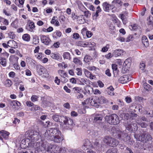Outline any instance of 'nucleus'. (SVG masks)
Wrapping results in <instances>:
<instances>
[{
	"label": "nucleus",
	"instance_id": "obj_1",
	"mask_svg": "<svg viewBox=\"0 0 153 153\" xmlns=\"http://www.w3.org/2000/svg\"><path fill=\"white\" fill-rule=\"evenodd\" d=\"M44 135L47 139L55 142L60 143L64 140L61 132L57 128H51L47 129Z\"/></svg>",
	"mask_w": 153,
	"mask_h": 153
},
{
	"label": "nucleus",
	"instance_id": "obj_2",
	"mask_svg": "<svg viewBox=\"0 0 153 153\" xmlns=\"http://www.w3.org/2000/svg\"><path fill=\"white\" fill-rule=\"evenodd\" d=\"M134 137L137 140L145 143L149 140H151L152 139V137L150 134L146 131H143V133L139 134H135Z\"/></svg>",
	"mask_w": 153,
	"mask_h": 153
},
{
	"label": "nucleus",
	"instance_id": "obj_3",
	"mask_svg": "<svg viewBox=\"0 0 153 153\" xmlns=\"http://www.w3.org/2000/svg\"><path fill=\"white\" fill-rule=\"evenodd\" d=\"M105 120L110 124L116 125L119 124L120 120L118 116L116 114H112L107 116L105 117Z\"/></svg>",
	"mask_w": 153,
	"mask_h": 153
},
{
	"label": "nucleus",
	"instance_id": "obj_4",
	"mask_svg": "<svg viewBox=\"0 0 153 153\" xmlns=\"http://www.w3.org/2000/svg\"><path fill=\"white\" fill-rule=\"evenodd\" d=\"M25 136L28 139L31 140L32 141H37L40 137L38 132L32 131H28L26 132Z\"/></svg>",
	"mask_w": 153,
	"mask_h": 153
},
{
	"label": "nucleus",
	"instance_id": "obj_5",
	"mask_svg": "<svg viewBox=\"0 0 153 153\" xmlns=\"http://www.w3.org/2000/svg\"><path fill=\"white\" fill-rule=\"evenodd\" d=\"M103 141L107 145L112 147L115 146L118 144V141L108 136H105L104 138Z\"/></svg>",
	"mask_w": 153,
	"mask_h": 153
},
{
	"label": "nucleus",
	"instance_id": "obj_6",
	"mask_svg": "<svg viewBox=\"0 0 153 153\" xmlns=\"http://www.w3.org/2000/svg\"><path fill=\"white\" fill-rule=\"evenodd\" d=\"M71 17L73 20H76L77 23L79 24H83L86 22L85 18L83 15H76L74 13H72Z\"/></svg>",
	"mask_w": 153,
	"mask_h": 153
},
{
	"label": "nucleus",
	"instance_id": "obj_7",
	"mask_svg": "<svg viewBox=\"0 0 153 153\" xmlns=\"http://www.w3.org/2000/svg\"><path fill=\"white\" fill-rule=\"evenodd\" d=\"M60 124L64 128L68 127L73 125V120L70 118L64 116Z\"/></svg>",
	"mask_w": 153,
	"mask_h": 153
},
{
	"label": "nucleus",
	"instance_id": "obj_8",
	"mask_svg": "<svg viewBox=\"0 0 153 153\" xmlns=\"http://www.w3.org/2000/svg\"><path fill=\"white\" fill-rule=\"evenodd\" d=\"M126 129L130 131H137L138 126L136 123L132 122L131 123L127 122V123L125 125Z\"/></svg>",
	"mask_w": 153,
	"mask_h": 153
},
{
	"label": "nucleus",
	"instance_id": "obj_9",
	"mask_svg": "<svg viewBox=\"0 0 153 153\" xmlns=\"http://www.w3.org/2000/svg\"><path fill=\"white\" fill-rule=\"evenodd\" d=\"M118 138L121 140L126 142L130 139V137L128 136L125 132L118 131Z\"/></svg>",
	"mask_w": 153,
	"mask_h": 153
},
{
	"label": "nucleus",
	"instance_id": "obj_10",
	"mask_svg": "<svg viewBox=\"0 0 153 153\" xmlns=\"http://www.w3.org/2000/svg\"><path fill=\"white\" fill-rule=\"evenodd\" d=\"M95 101V103L97 104L96 107L98 108L99 107L100 104H102L106 103L107 102V99L104 97L101 96L99 97H94Z\"/></svg>",
	"mask_w": 153,
	"mask_h": 153
},
{
	"label": "nucleus",
	"instance_id": "obj_11",
	"mask_svg": "<svg viewBox=\"0 0 153 153\" xmlns=\"http://www.w3.org/2000/svg\"><path fill=\"white\" fill-rule=\"evenodd\" d=\"M95 99L94 98H89L87 99L83 102H82V103L83 105H91L92 106L96 107V103H95Z\"/></svg>",
	"mask_w": 153,
	"mask_h": 153
},
{
	"label": "nucleus",
	"instance_id": "obj_12",
	"mask_svg": "<svg viewBox=\"0 0 153 153\" xmlns=\"http://www.w3.org/2000/svg\"><path fill=\"white\" fill-rule=\"evenodd\" d=\"M90 82L87 79L84 78L77 79V83L81 85H88V83Z\"/></svg>",
	"mask_w": 153,
	"mask_h": 153
},
{
	"label": "nucleus",
	"instance_id": "obj_13",
	"mask_svg": "<svg viewBox=\"0 0 153 153\" xmlns=\"http://www.w3.org/2000/svg\"><path fill=\"white\" fill-rule=\"evenodd\" d=\"M40 39L42 42L46 45H48L51 41L50 39L45 35H41L40 36Z\"/></svg>",
	"mask_w": 153,
	"mask_h": 153
},
{
	"label": "nucleus",
	"instance_id": "obj_14",
	"mask_svg": "<svg viewBox=\"0 0 153 153\" xmlns=\"http://www.w3.org/2000/svg\"><path fill=\"white\" fill-rule=\"evenodd\" d=\"M131 80V79L128 78V75H125L119 78L118 80L119 82L123 84L129 82Z\"/></svg>",
	"mask_w": 153,
	"mask_h": 153
},
{
	"label": "nucleus",
	"instance_id": "obj_15",
	"mask_svg": "<svg viewBox=\"0 0 153 153\" xmlns=\"http://www.w3.org/2000/svg\"><path fill=\"white\" fill-rule=\"evenodd\" d=\"M63 116L59 115L58 114H55L52 116V118L55 122L61 123L62 120Z\"/></svg>",
	"mask_w": 153,
	"mask_h": 153
},
{
	"label": "nucleus",
	"instance_id": "obj_16",
	"mask_svg": "<svg viewBox=\"0 0 153 153\" xmlns=\"http://www.w3.org/2000/svg\"><path fill=\"white\" fill-rule=\"evenodd\" d=\"M28 146L32 148V149H34L36 150H37L40 149V143L38 142L30 143H28Z\"/></svg>",
	"mask_w": 153,
	"mask_h": 153
},
{
	"label": "nucleus",
	"instance_id": "obj_17",
	"mask_svg": "<svg viewBox=\"0 0 153 153\" xmlns=\"http://www.w3.org/2000/svg\"><path fill=\"white\" fill-rule=\"evenodd\" d=\"M103 10L104 11L109 12V10L113 9V7L106 2H104L102 4Z\"/></svg>",
	"mask_w": 153,
	"mask_h": 153
},
{
	"label": "nucleus",
	"instance_id": "obj_18",
	"mask_svg": "<svg viewBox=\"0 0 153 153\" xmlns=\"http://www.w3.org/2000/svg\"><path fill=\"white\" fill-rule=\"evenodd\" d=\"M92 147V145L90 141L88 140H87L85 141V142L84 144L82 146V149L84 150H86L88 149H90Z\"/></svg>",
	"mask_w": 153,
	"mask_h": 153
},
{
	"label": "nucleus",
	"instance_id": "obj_19",
	"mask_svg": "<svg viewBox=\"0 0 153 153\" xmlns=\"http://www.w3.org/2000/svg\"><path fill=\"white\" fill-rule=\"evenodd\" d=\"M96 9V12H94L92 13L93 19L94 20H97V17L99 16V13L102 11V10L99 6H98Z\"/></svg>",
	"mask_w": 153,
	"mask_h": 153
},
{
	"label": "nucleus",
	"instance_id": "obj_20",
	"mask_svg": "<svg viewBox=\"0 0 153 153\" xmlns=\"http://www.w3.org/2000/svg\"><path fill=\"white\" fill-rule=\"evenodd\" d=\"M35 27L34 23L33 22H29L28 25H27L26 27V29L30 32H32L33 31Z\"/></svg>",
	"mask_w": 153,
	"mask_h": 153
},
{
	"label": "nucleus",
	"instance_id": "obj_21",
	"mask_svg": "<svg viewBox=\"0 0 153 153\" xmlns=\"http://www.w3.org/2000/svg\"><path fill=\"white\" fill-rule=\"evenodd\" d=\"M51 57L53 59L59 60L62 59V57L59 53H52L51 54Z\"/></svg>",
	"mask_w": 153,
	"mask_h": 153
},
{
	"label": "nucleus",
	"instance_id": "obj_22",
	"mask_svg": "<svg viewBox=\"0 0 153 153\" xmlns=\"http://www.w3.org/2000/svg\"><path fill=\"white\" fill-rule=\"evenodd\" d=\"M123 50L120 49H116L114 51L113 53L115 56L117 57L123 55Z\"/></svg>",
	"mask_w": 153,
	"mask_h": 153
},
{
	"label": "nucleus",
	"instance_id": "obj_23",
	"mask_svg": "<svg viewBox=\"0 0 153 153\" xmlns=\"http://www.w3.org/2000/svg\"><path fill=\"white\" fill-rule=\"evenodd\" d=\"M0 133L1 136L5 140H7L8 139L9 135L10 133L4 130H1Z\"/></svg>",
	"mask_w": 153,
	"mask_h": 153
},
{
	"label": "nucleus",
	"instance_id": "obj_24",
	"mask_svg": "<svg viewBox=\"0 0 153 153\" xmlns=\"http://www.w3.org/2000/svg\"><path fill=\"white\" fill-rule=\"evenodd\" d=\"M136 122L138 125H140L141 127L143 128H146L148 125V122H141V121H139V120H137Z\"/></svg>",
	"mask_w": 153,
	"mask_h": 153
},
{
	"label": "nucleus",
	"instance_id": "obj_25",
	"mask_svg": "<svg viewBox=\"0 0 153 153\" xmlns=\"http://www.w3.org/2000/svg\"><path fill=\"white\" fill-rule=\"evenodd\" d=\"M51 23L53 24H54L55 26H58L59 25V22L57 20V17L56 16H54L52 18Z\"/></svg>",
	"mask_w": 153,
	"mask_h": 153
},
{
	"label": "nucleus",
	"instance_id": "obj_26",
	"mask_svg": "<svg viewBox=\"0 0 153 153\" xmlns=\"http://www.w3.org/2000/svg\"><path fill=\"white\" fill-rule=\"evenodd\" d=\"M128 111L129 112L128 113H127L125 114H124L125 118L127 120H128L130 116H136L137 115L136 114H134L133 111H130L129 109Z\"/></svg>",
	"mask_w": 153,
	"mask_h": 153
},
{
	"label": "nucleus",
	"instance_id": "obj_27",
	"mask_svg": "<svg viewBox=\"0 0 153 153\" xmlns=\"http://www.w3.org/2000/svg\"><path fill=\"white\" fill-rule=\"evenodd\" d=\"M142 42L144 45L147 47L149 45V42L147 37L145 36H143L142 39Z\"/></svg>",
	"mask_w": 153,
	"mask_h": 153
},
{
	"label": "nucleus",
	"instance_id": "obj_28",
	"mask_svg": "<svg viewBox=\"0 0 153 153\" xmlns=\"http://www.w3.org/2000/svg\"><path fill=\"white\" fill-rule=\"evenodd\" d=\"M62 56L64 59H66L70 60L71 59V54L68 52H64Z\"/></svg>",
	"mask_w": 153,
	"mask_h": 153
},
{
	"label": "nucleus",
	"instance_id": "obj_29",
	"mask_svg": "<svg viewBox=\"0 0 153 153\" xmlns=\"http://www.w3.org/2000/svg\"><path fill=\"white\" fill-rule=\"evenodd\" d=\"M102 116L100 114H96L95 115L94 118V122H96L97 121L102 120Z\"/></svg>",
	"mask_w": 153,
	"mask_h": 153
},
{
	"label": "nucleus",
	"instance_id": "obj_30",
	"mask_svg": "<svg viewBox=\"0 0 153 153\" xmlns=\"http://www.w3.org/2000/svg\"><path fill=\"white\" fill-rule=\"evenodd\" d=\"M54 145L48 144L46 145L45 147V149L47 152H52V150L53 149Z\"/></svg>",
	"mask_w": 153,
	"mask_h": 153
},
{
	"label": "nucleus",
	"instance_id": "obj_31",
	"mask_svg": "<svg viewBox=\"0 0 153 153\" xmlns=\"http://www.w3.org/2000/svg\"><path fill=\"white\" fill-rule=\"evenodd\" d=\"M62 36V33L59 30H56L53 33V38H57V37H60Z\"/></svg>",
	"mask_w": 153,
	"mask_h": 153
},
{
	"label": "nucleus",
	"instance_id": "obj_32",
	"mask_svg": "<svg viewBox=\"0 0 153 153\" xmlns=\"http://www.w3.org/2000/svg\"><path fill=\"white\" fill-rule=\"evenodd\" d=\"M22 39L24 41L28 42L30 40V36L29 34L25 33L22 35Z\"/></svg>",
	"mask_w": 153,
	"mask_h": 153
},
{
	"label": "nucleus",
	"instance_id": "obj_33",
	"mask_svg": "<svg viewBox=\"0 0 153 153\" xmlns=\"http://www.w3.org/2000/svg\"><path fill=\"white\" fill-rule=\"evenodd\" d=\"M143 86L144 89L147 91H150L152 89V87L146 83L143 84Z\"/></svg>",
	"mask_w": 153,
	"mask_h": 153
},
{
	"label": "nucleus",
	"instance_id": "obj_34",
	"mask_svg": "<svg viewBox=\"0 0 153 153\" xmlns=\"http://www.w3.org/2000/svg\"><path fill=\"white\" fill-rule=\"evenodd\" d=\"M0 22L6 25H7L9 24L8 21L1 16H0Z\"/></svg>",
	"mask_w": 153,
	"mask_h": 153
},
{
	"label": "nucleus",
	"instance_id": "obj_35",
	"mask_svg": "<svg viewBox=\"0 0 153 153\" xmlns=\"http://www.w3.org/2000/svg\"><path fill=\"white\" fill-rule=\"evenodd\" d=\"M58 73L61 76V77L62 76H65V77H67L68 75L64 71L59 70L58 71Z\"/></svg>",
	"mask_w": 153,
	"mask_h": 153
},
{
	"label": "nucleus",
	"instance_id": "obj_36",
	"mask_svg": "<svg viewBox=\"0 0 153 153\" xmlns=\"http://www.w3.org/2000/svg\"><path fill=\"white\" fill-rule=\"evenodd\" d=\"M53 149H56V150L54 151V153H62L61 150L62 148H60L58 146H56V145H54Z\"/></svg>",
	"mask_w": 153,
	"mask_h": 153
},
{
	"label": "nucleus",
	"instance_id": "obj_37",
	"mask_svg": "<svg viewBox=\"0 0 153 153\" xmlns=\"http://www.w3.org/2000/svg\"><path fill=\"white\" fill-rule=\"evenodd\" d=\"M26 61L28 63L30 64H35L36 61L30 57H27L26 58Z\"/></svg>",
	"mask_w": 153,
	"mask_h": 153
},
{
	"label": "nucleus",
	"instance_id": "obj_38",
	"mask_svg": "<svg viewBox=\"0 0 153 153\" xmlns=\"http://www.w3.org/2000/svg\"><path fill=\"white\" fill-rule=\"evenodd\" d=\"M39 39L36 36H34L33 39L32 43L33 44L36 45L39 42Z\"/></svg>",
	"mask_w": 153,
	"mask_h": 153
},
{
	"label": "nucleus",
	"instance_id": "obj_39",
	"mask_svg": "<svg viewBox=\"0 0 153 153\" xmlns=\"http://www.w3.org/2000/svg\"><path fill=\"white\" fill-rule=\"evenodd\" d=\"M58 66L60 68H67L68 66V65L66 64L63 62L62 63H59L58 64Z\"/></svg>",
	"mask_w": 153,
	"mask_h": 153
},
{
	"label": "nucleus",
	"instance_id": "obj_40",
	"mask_svg": "<svg viewBox=\"0 0 153 153\" xmlns=\"http://www.w3.org/2000/svg\"><path fill=\"white\" fill-rule=\"evenodd\" d=\"M39 66L40 68L39 70H38L37 71L40 75H42L46 69L41 65H40Z\"/></svg>",
	"mask_w": 153,
	"mask_h": 153
},
{
	"label": "nucleus",
	"instance_id": "obj_41",
	"mask_svg": "<svg viewBox=\"0 0 153 153\" xmlns=\"http://www.w3.org/2000/svg\"><path fill=\"white\" fill-rule=\"evenodd\" d=\"M0 63L4 67L6 66V62L4 58H2L0 59Z\"/></svg>",
	"mask_w": 153,
	"mask_h": 153
},
{
	"label": "nucleus",
	"instance_id": "obj_42",
	"mask_svg": "<svg viewBox=\"0 0 153 153\" xmlns=\"http://www.w3.org/2000/svg\"><path fill=\"white\" fill-rule=\"evenodd\" d=\"M18 103H19V104H20V102L18 101H16L15 100H12L10 101V105L12 107L13 106H16V105H19L18 104Z\"/></svg>",
	"mask_w": 153,
	"mask_h": 153
},
{
	"label": "nucleus",
	"instance_id": "obj_43",
	"mask_svg": "<svg viewBox=\"0 0 153 153\" xmlns=\"http://www.w3.org/2000/svg\"><path fill=\"white\" fill-rule=\"evenodd\" d=\"M92 59V58L89 55L86 56L84 59V61L86 62H90Z\"/></svg>",
	"mask_w": 153,
	"mask_h": 153
},
{
	"label": "nucleus",
	"instance_id": "obj_44",
	"mask_svg": "<svg viewBox=\"0 0 153 153\" xmlns=\"http://www.w3.org/2000/svg\"><path fill=\"white\" fill-rule=\"evenodd\" d=\"M120 17L121 18V19L123 21V23L124 24H126V22L125 21V19L126 18V16L123 14H120Z\"/></svg>",
	"mask_w": 153,
	"mask_h": 153
},
{
	"label": "nucleus",
	"instance_id": "obj_45",
	"mask_svg": "<svg viewBox=\"0 0 153 153\" xmlns=\"http://www.w3.org/2000/svg\"><path fill=\"white\" fill-rule=\"evenodd\" d=\"M109 48V45L108 44H107L105 47H104L102 48L101 51L103 52H106L108 50V49Z\"/></svg>",
	"mask_w": 153,
	"mask_h": 153
},
{
	"label": "nucleus",
	"instance_id": "obj_46",
	"mask_svg": "<svg viewBox=\"0 0 153 153\" xmlns=\"http://www.w3.org/2000/svg\"><path fill=\"white\" fill-rule=\"evenodd\" d=\"M12 85V82L9 79L7 80L5 82V85L6 86L9 87Z\"/></svg>",
	"mask_w": 153,
	"mask_h": 153
},
{
	"label": "nucleus",
	"instance_id": "obj_47",
	"mask_svg": "<svg viewBox=\"0 0 153 153\" xmlns=\"http://www.w3.org/2000/svg\"><path fill=\"white\" fill-rule=\"evenodd\" d=\"M35 57L38 59H41L43 57V55L41 53H37L35 55Z\"/></svg>",
	"mask_w": 153,
	"mask_h": 153
},
{
	"label": "nucleus",
	"instance_id": "obj_48",
	"mask_svg": "<svg viewBox=\"0 0 153 153\" xmlns=\"http://www.w3.org/2000/svg\"><path fill=\"white\" fill-rule=\"evenodd\" d=\"M73 89L74 90V93L76 94L78 93H80L81 91V89L79 87H74Z\"/></svg>",
	"mask_w": 153,
	"mask_h": 153
},
{
	"label": "nucleus",
	"instance_id": "obj_49",
	"mask_svg": "<svg viewBox=\"0 0 153 153\" xmlns=\"http://www.w3.org/2000/svg\"><path fill=\"white\" fill-rule=\"evenodd\" d=\"M83 71L85 76L87 78L89 75V74H91V72L86 69H84Z\"/></svg>",
	"mask_w": 153,
	"mask_h": 153
},
{
	"label": "nucleus",
	"instance_id": "obj_50",
	"mask_svg": "<svg viewBox=\"0 0 153 153\" xmlns=\"http://www.w3.org/2000/svg\"><path fill=\"white\" fill-rule=\"evenodd\" d=\"M9 37L11 39H13L15 37V35L13 32H10L8 33Z\"/></svg>",
	"mask_w": 153,
	"mask_h": 153
},
{
	"label": "nucleus",
	"instance_id": "obj_51",
	"mask_svg": "<svg viewBox=\"0 0 153 153\" xmlns=\"http://www.w3.org/2000/svg\"><path fill=\"white\" fill-rule=\"evenodd\" d=\"M88 42H80L79 44L80 45V46H82L83 47H87Z\"/></svg>",
	"mask_w": 153,
	"mask_h": 153
},
{
	"label": "nucleus",
	"instance_id": "obj_52",
	"mask_svg": "<svg viewBox=\"0 0 153 153\" xmlns=\"http://www.w3.org/2000/svg\"><path fill=\"white\" fill-rule=\"evenodd\" d=\"M38 97L36 95H33L31 98V100L33 102H35L37 100Z\"/></svg>",
	"mask_w": 153,
	"mask_h": 153
},
{
	"label": "nucleus",
	"instance_id": "obj_53",
	"mask_svg": "<svg viewBox=\"0 0 153 153\" xmlns=\"http://www.w3.org/2000/svg\"><path fill=\"white\" fill-rule=\"evenodd\" d=\"M88 45L87 47H92L95 46V44L94 42H87Z\"/></svg>",
	"mask_w": 153,
	"mask_h": 153
},
{
	"label": "nucleus",
	"instance_id": "obj_54",
	"mask_svg": "<svg viewBox=\"0 0 153 153\" xmlns=\"http://www.w3.org/2000/svg\"><path fill=\"white\" fill-rule=\"evenodd\" d=\"M76 72L78 75L81 76L82 74V71L81 68H77L76 69Z\"/></svg>",
	"mask_w": 153,
	"mask_h": 153
},
{
	"label": "nucleus",
	"instance_id": "obj_55",
	"mask_svg": "<svg viewBox=\"0 0 153 153\" xmlns=\"http://www.w3.org/2000/svg\"><path fill=\"white\" fill-rule=\"evenodd\" d=\"M11 26L15 28H17L18 27V25L16 22H13L11 24Z\"/></svg>",
	"mask_w": 153,
	"mask_h": 153
},
{
	"label": "nucleus",
	"instance_id": "obj_56",
	"mask_svg": "<svg viewBox=\"0 0 153 153\" xmlns=\"http://www.w3.org/2000/svg\"><path fill=\"white\" fill-rule=\"evenodd\" d=\"M24 1L25 0H19V4L18 5V7L21 8L22 7Z\"/></svg>",
	"mask_w": 153,
	"mask_h": 153
},
{
	"label": "nucleus",
	"instance_id": "obj_57",
	"mask_svg": "<svg viewBox=\"0 0 153 153\" xmlns=\"http://www.w3.org/2000/svg\"><path fill=\"white\" fill-rule=\"evenodd\" d=\"M114 55V54H112L110 53H109L105 55V57L107 59H109L111 58Z\"/></svg>",
	"mask_w": 153,
	"mask_h": 153
},
{
	"label": "nucleus",
	"instance_id": "obj_58",
	"mask_svg": "<svg viewBox=\"0 0 153 153\" xmlns=\"http://www.w3.org/2000/svg\"><path fill=\"white\" fill-rule=\"evenodd\" d=\"M76 97L77 99H82L83 97V95L80 93L76 94Z\"/></svg>",
	"mask_w": 153,
	"mask_h": 153
},
{
	"label": "nucleus",
	"instance_id": "obj_59",
	"mask_svg": "<svg viewBox=\"0 0 153 153\" xmlns=\"http://www.w3.org/2000/svg\"><path fill=\"white\" fill-rule=\"evenodd\" d=\"M42 75H43V76L45 77H48L49 74L48 72V71L46 69H45V71H44V72H43Z\"/></svg>",
	"mask_w": 153,
	"mask_h": 153
},
{
	"label": "nucleus",
	"instance_id": "obj_60",
	"mask_svg": "<svg viewBox=\"0 0 153 153\" xmlns=\"http://www.w3.org/2000/svg\"><path fill=\"white\" fill-rule=\"evenodd\" d=\"M84 13V16L85 17V16L86 18H88L89 16L91 15L90 12L88 10H87L85 11Z\"/></svg>",
	"mask_w": 153,
	"mask_h": 153
},
{
	"label": "nucleus",
	"instance_id": "obj_61",
	"mask_svg": "<svg viewBox=\"0 0 153 153\" xmlns=\"http://www.w3.org/2000/svg\"><path fill=\"white\" fill-rule=\"evenodd\" d=\"M73 62L76 64H79L80 62V60L77 58H74L73 59Z\"/></svg>",
	"mask_w": 153,
	"mask_h": 153
},
{
	"label": "nucleus",
	"instance_id": "obj_62",
	"mask_svg": "<svg viewBox=\"0 0 153 153\" xmlns=\"http://www.w3.org/2000/svg\"><path fill=\"white\" fill-rule=\"evenodd\" d=\"M86 34L88 38H90L92 35V33L89 31H87L86 32Z\"/></svg>",
	"mask_w": 153,
	"mask_h": 153
},
{
	"label": "nucleus",
	"instance_id": "obj_63",
	"mask_svg": "<svg viewBox=\"0 0 153 153\" xmlns=\"http://www.w3.org/2000/svg\"><path fill=\"white\" fill-rule=\"evenodd\" d=\"M117 40L121 42H126V39L123 37H119L117 38Z\"/></svg>",
	"mask_w": 153,
	"mask_h": 153
},
{
	"label": "nucleus",
	"instance_id": "obj_64",
	"mask_svg": "<svg viewBox=\"0 0 153 153\" xmlns=\"http://www.w3.org/2000/svg\"><path fill=\"white\" fill-rule=\"evenodd\" d=\"M26 103L27 105L29 107L32 106L34 105V104L30 101H27Z\"/></svg>",
	"mask_w": 153,
	"mask_h": 153
}]
</instances>
